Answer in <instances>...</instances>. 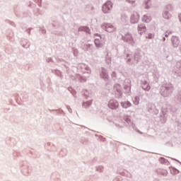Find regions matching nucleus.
Wrapping results in <instances>:
<instances>
[{"mask_svg":"<svg viewBox=\"0 0 181 181\" xmlns=\"http://www.w3.org/2000/svg\"><path fill=\"white\" fill-rule=\"evenodd\" d=\"M111 9H112V3L111 1H107L105 4H103V11L104 13H108Z\"/></svg>","mask_w":181,"mask_h":181,"instance_id":"1","label":"nucleus"},{"mask_svg":"<svg viewBox=\"0 0 181 181\" xmlns=\"http://www.w3.org/2000/svg\"><path fill=\"white\" fill-rule=\"evenodd\" d=\"M138 21H139V14L135 13L131 17V23H138Z\"/></svg>","mask_w":181,"mask_h":181,"instance_id":"2","label":"nucleus"},{"mask_svg":"<svg viewBox=\"0 0 181 181\" xmlns=\"http://www.w3.org/2000/svg\"><path fill=\"white\" fill-rule=\"evenodd\" d=\"M119 105V104L117 101L110 100L109 103V107L112 110H115V109L118 108Z\"/></svg>","mask_w":181,"mask_h":181,"instance_id":"3","label":"nucleus"},{"mask_svg":"<svg viewBox=\"0 0 181 181\" xmlns=\"http://www.w3.org/2000/svg\"><path fill=\"white\" fill-rule=\"evenodd\" d=\"M105 28L107 32H114L115 30V28L111 24H105Z\"/></svg>","mask_w":181,"mask_h":181,"instance_id":"4","label":"nucleus"},{"mask_svg":"<svg viewBox=\"0 0 181 181\" xmlns=\"http://www.w3.org/2000/svg\"><path fill=\"white\" fill-rule=\"evenodd\" d=\"M152 19L151 18V17L148 16H144L143 17V22H146V23H149V22H151Z\"/></svg>","mask_w":181,"mask_h":181,"instance_id":"5","label":"nucleus"},{"mask_svg":"<svg viewBox=\"0 0 181 181\" xmlns=\"http://www.w3.org/2000/svg\"><path fill=\"white\" fill-rule=\"evenodd\" d=\"M121 104L123 108H128V107H131V103L129 102H124L122 103Z\"/></svg>","mask_w":181,"mask_h":181,"instance_id":"6","label":"nucleus"},{"mask_svg":"<svg viewBox=\"0 0 181 181\" xmlns=\"http://www.w3.org/2000/svg\"><path fill=\"white\" fill-rule=\"evenodd\" d=\"M124 40H126V42H129V40H132V36L130 34H127L124 37Z\"/></svg>","mask_w":181,"mask_h":181,"instance_id":"7","label":"nucleus"},{"mask_svg":"<svg viewBox=\"0 0 181 181\" xmlns=\"http://www.w3.org/2000/svg\"><path fill=\"white\" fill-rule=\"evenodd\" d=\"M95 44L97 47H103V44L100 43V40L95 39Z\"/></svg>","mask_w":181,"mask_h":181,"instance_id":"8","label":"nucleus"},{"mask_svg":"<svg viewBox=\"0 0 181 181\" xmlns=\"http://www.w3.org/2000/svg\"><path fill=\"white\" fill-rule=\"evenodd\" d=\"M143 88H144V90H146V91H149V90H151V86H149V85H148V84H144V85H143Z\"/></svg>","mask_w":181,"mask_h":181,"instance_id":"9","label":"nucleus"},{"mask_svg":"<svg viewBox=\"0 0 181 181\" xmlns=\"http://www.w3.org/2000/svg\"><path fill=\"white\" fill-rule=\"evenodd\" d=\"M86 29H87V28H86V27H81L79 28V30H86Z\"/></svg>","mask_w":181,"mask_h":181,"instance_id":"10","label":"nucleus"},{"mask_svg":"<svg viewBox=\"0 0 181 181\" xmlns=\"http://www.w3.org/2000/svg\"><path fill=\"white\" fill-rule=\"evenodd\" d=\"M128 2H130L131 4H133V2H135V0H127Z\"/></svg>","mask_w":181,"mask_h":181,"instance_id":"11","label":"nucleus"},{"mask_svg":"<svg viewBox=\"0 0 181 181\" xmlns=\"http://www.w3.org/2000/svg\"><path fill=\"white\" fill-rule=\"evenodd\" d=\"M141 29L143 30V32H145L146 30V27H143V28H141Z\"/></svg>","mask_w":181,"mask_h":181,"instance_id":"12","label":"nucleus"},{"mask_svg":"<svg viewBox=\"0 0 181 181\" xmlns=\"http://www.w3.org/2000/svg\"><path fill=\"white\" fill-rule=\"evenodd\" d=\"M152 37H153V35H151L150 39H152Z\"/></svg>","mask_w":181,"mask_h":181,"instance_id":"13","label":"nucleus"},{"mask_svg":"<svg viewBox=\"0 0 181 181\" xmlns=\"http://www.w3.org/2000/svg\"><path fill=\"white\" fill-rule=\"evenodd\" d=\"M141 29V27H139V30Z\"/></svg>","mask_w":181,"mask_h":181,"instance_id":"14","label":"nucleus"}]
</instances>
